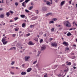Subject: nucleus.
I'll return each mask as SVG.
<instances>
[{
    "mask_svg": "<svg viewBox=\"0 0 77 77\" xmlns=\"http://www.w3.org/2000/svg\"><path fill=\"white\" fill-rule=\"evenodd\" d=\"M65 24L67 27H71V23L69 22H68V21H66V22H65Z\"/></svg>",
    "mask_w": 77,
    "mask_h": 77,
    "instance_id": "f257e3e1",
    "label": "nucleus"
},
{
    "mask_svg": "<svg viewBox=\"0 0 77 77\" xmlns=\"http://www.w3.org/2000/svg\"><path fill=\"white\" fill-rule=\"evenodd\" d=\"M51 46L52 47H57V43L55 42L51 44Z\"/></svg>",
    "mask_w": 77,
    "mask_h": 77,
    "instance_id": "f03ea898",
    "label": "nucleus"
},
{
    "mask_svg": "<svg viewBox=\"0 0 77 77\" xmlns=\"http://www.w3.org/2000/svg\"><path fill=\"white\" fill-rule=\"evenodd\" d=\"M45 48H46V47L45 45H44L42 46L41 48V50L42 51H43L44 50H45Z\"/></svg>",
    "mask_w": 77,
    "mask_h": 77,
    "instance_id": "7ed1b4c3",
    "label": "nucleus"
},
{
    "mask_svg": "<svg viewBox=\"0 0 77 77\" xmlns=\"http://www.w3.org/2000/svg\"><path fill=\"white\" fill-rule=\"evenodd\" d=\"M30 56H26L25 57V61H28L30 59Z\"/></svg>",
    "mask_w": 77,
    "mask_h": 77,
    "instance_id": "20e7f679",
    "label": "nucleus"
},
{
    "mask_svg": "<svg viewBox=\"0 0 77 77\" xmlns=\"http://www.w3.org/2000/svg\"><path fill=\"white\" fill-rule=\"evenodd\" d=\"M63 44H65L64 45L65 46H66L67 47H68V43L66 42H64L63 43Z\"/></svg>",
    "mask_w": 77,
    "mask_h": 77,
    "instance_id": "39448f33",
    "label": "nucleus"
},
{
    "mask_svg": "<svg viewBox=\"0 0 77 77\" xmlns=\"http://www.w3.org/2000/svg\"><path fill=\"white\" fill-rule=\"evenodd\" d=\"M65 3V1H62L60 3V6H63V5Z\"/></svg>",
    "mask_w": 77,
    "mask_h": 77,
    "instance_id": "423d86ee",
    "label": "nucleus"
},
{
    "mask_svg": "<svg viewBox=\"0 0 77 77\" xmlns=\"http://www.w3.org/2000/svg\"><path fill=\"white\" fill-rule=\"evenodd\" d=\"M6 38H7L6 37H4L2 39V42H3L5 41H6V39H6Z\"/></svg>",
    "mask_w": 77,
    "mask_h": 77,
    "instance_id": "0eeeda50",
    "label": "nucleus"
},
{
    "mask_svg": "<svg viewBox=\"0 0 77 77\" xmlns=\"http://www.w3.org/2000/svg\"><path fill=\"white\" fill-rule=\"evenodd\" d=\"M34 44V43L32 42L31 41H30L29 42V45H32Z\"/></svg>",
    "mask_w": 77,
    "mask_h": 77,
    "instance_id": "6e6552de",
    "label": "nucleus"
},
{
    "mask_svg": "<svg viewBox=\"0 0 77 77\" xmlns=\"http://www.w3.org/2000/svg\"><path fill=\"white\" fill-rule=\"evenodd\" d=\"M31 71H32V68H29L27 70V72H29Z\"/></svg>",
    "mask_w": 77,
    "mask_h": 77,
    "instance_id": "1a4fd4ad",
    "label": "nucleus"
},
{
    "mask_svg": "<svg viewBox=\"0 0 77 77\" xmlns=\"http://www.w3.org/2000/svg\"><path fill=\"white\" fill-rule=\"evenodd\" d=\"M42 10L43 11H47V8L45 7H43L42 8Z\"/></svg>",
    "mask_w": 77,
    "mask_h": 77,
    "instance_id": "9d476101",
    "label": "nucleus"
},
{
    "mask_svg": "<svg viewBox=\"0 0 77 77\" xmlns=\"http://www.w3.org/2000/svg\"><path fill=\"white\" fill-rule=\"evenodd\" d=\"M4 15H4V14H1L0 16V18H4Z\"/></svg>",
    "mask_w": 77,
    "mask_h": 77,
    "instance_id": "9b49d317",
    "label": "nucleus"
},
{
    "mask_svg": "<svg viewBox=\"0 0 77 77\" xmlns=\"http://www.w3.org/2000/svg\"><path fill=\"white\" fill-rule=\"evenodd\" d=\"M26 72H22L21 75H26Z\"/></svg>",
    "mask_w": 77,
    "mask_h": 77,
    "instance_id": "f8f14e48",
    "label": "nucleus"
},
{
    "mask_svg": "<svg viewBox=\"0 0 77 77\" xmlns=\"http://www.w3.org/2000/svg\"><path fill=\"white\" fill-rule=\"evenodd\" d=\"M26 26V23H23L22 24V27H24Z\"/></svg>",
    "mask_w": 77,
    "mask_h": 77,
    "instance_id": "ddd939ff",
    "label": "nucleus"
},
{
    "mask_svg": "<svg viewBox=\"0 0 77 77\" xmlns=\"http://www.w3.org/2000/svg\"><path fill=\"white\" fill-rule=\"evenodd\" d=\"M2 42L4 45H6V44L7 43H8V41H4Z\"/></svg>",
    "mask_w": 77,
    "mask_h": 77,
    "instance_id": "4468645a",
    "label": "nucleus"
},
{
    "mask_svg": "<svg viewBox=\"0 0 77 77\" xmlns=\"http://www.w3.org/2000/svg\"><path fill=\"white\" fill-rule=\"evenodd\" d=\"M20 17L21 18H25V17H26V16L24 15H20Z\"/></svg>",
    "mask_w": 77,
    "mask_h": 77,
    "instance_id": "2eb2a0df",
    "label": "nucleus"
},
{
    "mask_svg": "<svg viewBox=\"0 0 77 77\" xmlns=\"http://www.w3.org/2000/svg\"><path fill=\"white\" fill-rule=\"evenodd\" d=\"M72 35L71 33V32H69L67 34V36H71Z\"/></svg>",
    "mask_w": 77,
    "mask_h": 77,
    "instance_id": "dca6fc26",
    "label": "nucleus"
},
{
    "mask_svg": "<svg viewBox=\"0 0 77 77\" xmlns=\"http://www.w3.org/2000/svg\"><path fill=\"white\" fill-rule=\"evenodd\" d=\"M32 8H33V6H31L30 7H29V10H32Z\"/></svg>",
    "mask_w": 77,
    "mask_h": 77,
    "instance_id": "f3484780",
    "label": "nucleus"
},
{
    "mask_svg": "<svg viewBox=\"0 0 77 77\" xmlns=\"http://www.w3.org/2000/svg\"><path fill=\"white\" fill-rule=\"evenodd\" d=\"M57 66H58V65H54V66H53V69H55V68H56V67H57Z\"/></svg>",
    "mask_w": 77,
    "mask_h": 77,
    "instance_id": "a211bd4d",
    "label": "nucleus"
},
{
    "mask_svg": "<svg viewBox=\"0 0 77 77\" xmlns=\"http://www.w3.org/2000/svg\"><path fill=\"white\" fill-rule=\"evenodd\" d=\"M24 3H25V2H23L22 4V5L24 7V8H26V6L25 5H24Z\"/></svg>",
    "mask_w": 77,
    "mask_h": 77,
    "instance_id": "6ab92c4d",
    "label": "nucleus"
},
{
    "mask_svg": "<svg viewBox=\"0 0 77 77\" xmlns=\"http://www.w3.org/2000/svg\"><path fill=\"white\" fill-rule=\"evenodd\" d=\"M35 26V25L34 24L32 25H31L30 26V28H33V27H34Z\"/></svg>",
    "mask_w": 77,
    "mask_h": 77,
    "instance_id": "aec40b11",
    "label": "nucleus"
},
{
    "mask_svg": "<svg viewBox=\"0 0 77 77\" xmlns=\"http://www.w3.org/2000/svg\"><path fill=\"white\" fill-rule=\"evenodd\" d=\"M46 5L48 6H49V5H50V2H47L46 3Z\"/></svg>",
    "mask_w": 77,
    "mask_h": 77,
    "instance_id": "412c9836",
    "label": "nucleus"
},
{
    "mask_svg": "<svg viewBox=\"0 0 77 77\" xmlns=\"http://www.w3.org/2000/svg\"><path fill=\"white\" fill-rule=\"evenodd\" d=\"M6 15H7V16L9 17V15H10V14L9 13V12H8L7 13Z\"/></svg>",
    "mask_w": 77,
    "mask_h": 77,
    "instance_id": "4be33fe9",
    "label": "nucleus"
},
{
    "mask_svg": "<svg viewBox=\"0 0 77 77\" xmlns=\"http://www.w3.org/2000/svg\"><path fill=\"white\" fill-rule=\"evenodd\" d=\"M19 30V28H15V31L17 32V31H18Z\"/></svg>",
    "mask_w": 77,
    "mask_h": 77,
    "instance_id": "5701e85b",
    "label": "nucleus"
},
{
    "mask_svg": "<svg viewBox=\"0 0 77 77\" xmlns=\"http://www.w3.org/2000/svg\"><path fill=\"white\" fill-rule=\"evenodd\" d=\"M53 23H54V21H51L49 23V24H51Z\"/></svg>",
    "mask_w": 77,
    "mask_h": 77,
    "instance_id": "b1692460",
    "label": "nucleus"
},
{
    "mask_svg": "<svg viewBox=\"0 0 77 77\" xmlns=\"http://www.w3.org/2000/svg\"><path fill=\"white\" fill-rule=\"evenodd\" d=\"M52 20L53 21H57V18H53L52 19Z\"/></svg>",
    "mask_w": 77,
    "mask_h": 77,
    "instance_id": "393cba45",
    "label": "nucleus"
},
{
    "mask_svg": "<svg viewBox=\"0 0 77 77\" xmlns=\"http://www.w3.org/2000/svg\"><path fill=\"white\" fill-rule=\"evenodd\" d=\"M71 65V63L69 62L68 64H67V65Z\"/></svg>",
    "mask_w": 77,
    "mask_h": 77,
    "instance_id": "a878e982",
    "label": "nucleus"
},
{
    "mask_svg": "<svg viewBox=\"0 0 77 77\" xmlns=\"http://www.w3.org/2000/svg\"><path fill=\"white\" fill-rule=\"evenodd\" d=\"M14 63H15V61H13L11 62V65H13Z\"/></svg>",
    "mask_w": 77,
    "mask_h": 77,
    "instance_id": "bb28decb",
    "label": "nucleus"
},
{
    "mask_svg": "<svg viewBox=\"0 0 77 77\" xmlns=\"http://www.w3.org/2000/svg\"><path fill=\"white\" fill-rule=\"evenodd\" d=\"M13 48L15 49V47H14L13 48H11L10 49V50H13Z\"/></svg>",
    "mask_w": 77,
    "mask_h": 77,
    "instance_id": "cd10ccee",
    "label": "nucleus"
},
{
    "mask_svg": "<svg viewBox=\"0 0 77 77\" xmlns=\"http://www.w3.org/2000/svg\"><path fill=\"white\" fill-rule=\"evenodd\" d=\"M15 6H18V3L17 2H16L15 3Z\"/></svg>",
    "mask_w": 77,
    "mask_h": 77,
    "instance_id": "c85d7f7f",
    "label": "nucleus"
},
{
    "mask_svg": "<svg viewBox=\"0 0 77 77\" xmlns=\"http://www.w3.org/2000/svg\"><path fill=\"white\" fill-rule=\"evenodd\" d=\"M18 17H17L14 18V20L15 21H16V20H18Z\"/></svg>",
    "mask_w": 77,
    "mask_h": 77,
    "instance_id": "c756f323",
    "label": "nucleus"
},
{
    "mask_svg": "<svg viewBox=\"0 0 77 77\" xmlns=\"http://www.w3.org/2000/svg\"><path fill=\"white\" fill-rule=\"evenodd\" d=\"M25 11L26 12H27V13H29V11L27 9H26Z\"/></svg>",
    "mask_w": 77,
    "mask_h": 77,
    "instance_id": "7c9ffc66",
    "label": "nucleus"
},
{
    "mask_svg": "<svg viewBox=\"0 0 77 77\" xmlns=\"http://www.w3.org/2000/svg\"><path fill=\"white\" fill-rule=\"evenodd\" d=\"M43 39H41L40 40V43H41V42H43Z\"/></svg>",
    "mask_w": 77,
    "mask_h": 77,
    "instance_id": "2f4dec72",
    "label": "nucleus"
},
{
    "mask_svg": "<svg viewBox=\"0 0 77 77\" xmlns=\"http://www.w3.org/2000/svg\"><path fill=\"white\" fill-rule=\"evenodd\" d=\"M29 0H26L25 1V2L26 3H28V2L29 1Z\"/></svg>",
    "mask_w": 77,
    "mask_h": 77,
    "instance_id": "473e14b6",
    "label": "nucleus"
},
{
    "mask_svg": "<svg viewBox=\"0 0 77 77\" xmlns=\"http://www.w3.org/2000/svg\"><path fill=\"white\" fill-rule=\"evenodd\" d=\"M44 77H48V75H47V73H46V74L44 75Z\"/></svg>",
    "mask_w": 77,
    "mask_h": 77,
    "instance_id": "72a5a7b5",
    "label": "nucleus"
},
{
    "mask_svg": "<svg viewBox=\"0 0 77 77\" xmlns=\"http://www.w3.org/2000/svg\"><path fill=\"white\" fill-rule=\"evenodd\" d=\"M54 28H53L52 29H51V32H53V31H54Z\"/></svg>",
    "mask_w": 77,
    "mask_h": 77,
    "instance_id": "f704fd0d",
    "label": "nucleus"
},
{
    "mask_svg": "<svg viewBox=\"0 0 77 77\" xmlns=\"http://www.w3.org/2000/svg\"><path fill=\"white\" fill-rule=\"evenodd\" d=\"M66 50H67V51H68V50H69V48H66Z\"/></svg>",
    "mask_w": 77,
    "mask_h": 77,
    "instance_id": "c9c22d12",
    "label": "nucleus"
},
{
    "mask_svg": "<svg viewBox=\"0 0 77 77\" xmlns=\"http://www.w3.org/2000/svg\"><path fill=\"white\" fill-rule=\"evenodd\" d=\"M35 11H36V12H36L37 14H39V12L38 11V10H35Z\"/></svg>",
    "mask_w": 77,
    "mask_h": 77,
    "instance_id": "e433bc0d",
    "label": "nucleus"
},
{
    "mask_svg": "<svg viewBox=\"0 0 77 77\" xmlns=\"http://www.w3.org/2000/svg\"><path fill=\"white\" fill-rule=\"evenodd\" d=\"M12 36L13 37H15V36H16V34H13Z\"/></svg>",
    "mask_w": 77,
    "mask_h": 77,
    "instance_id": "4c0bfd02",
    "label": "nucleus"
},
{
    "mask_svg": "<svg viewBox=\"0 0 77 77\" xmlns=\"http://www.w3.org/2000/svg\"><path fill=\"white\" fill-rule=\"evenodd\" d=\"M37 62V61H34L33 63V64H35V63H36Z\"/></svg>",
    "mask_w": 77,
    "mask_h": 77,
    "instance_id": "58836bf2",
    "label": "nucleus"
},
{
    "mask_svg": "<svg viewBox=\"0 0 77 77\" xmlns=\"http://www.w3.org/2000/svg\"><path fill=\"white\" fill-rule=\"evenodd\" d=\"M11 74L13 75V74H14L15 73H14V72H11Z\"/></svg>",
    "mask_w": 77,
    "mask_h": 77,
    "instance_id": "ea45409f",
    "label": "nucleus"
},
{
    "mask_svg": "<svg viewBox=\"0 0 77 77\" xmlns=\"http://www.w3.org/2000/svg\"><path fill=\"white\" fill-rule=\"evenodd\" d=\"M34 40H35V41H36V42H38V40L36 39H35Z\"/></svg>",
    "mask_w": 77,
    "mask_h": 77,
    "instance_id": "a19ab883",
    "label": "nucleus"
},
{
    "mask_svg": "<svg viewBox=\"0 0 77 77\" xmlns=\"http://www.w3.org/2000/svg\"><path fill=\"white\" fill-rule=\"evenodd\" d=\"M64 35H66V32H64L63 33Z\"/></svg>",
    "mask_w": 77,
    "mask_h": 77,
    "instance_id": "79ce46f5",
    "label": "nucleus"
},
{
    "mask_svg": "<svg viewBox=\"0 0 77 77\" xmlns=\"http://www.w3.org/2000/svg\"><path fill=\"white\" fill-rule=\"evenodd\" d=\"M40 53H41V52L40 51H38V54H40Z\"/></svg>",
    "mask_w": 77,
    "mask_h": 77,
    "instance_id": "37998d69",
    "label": "nucleus"
},
{
    "mask_svg": "<svg viewBox=\"0 0 77 77\" xmlns=\"http://www.w3.org/2000/svg\"><path fill=\"white\" fill-rule=\"evenodd\" d=\"M23 2V0H21L20 1V3H21V2Z\"/></svg>",
    "mask_w": 77,
    "mask_h": 77,
    "instance_id": "c03bdc74",
    "label": "nucleus"
},
{
    "mask_svg": "<svg viewBox=\"0 0 77 77\" xmlns=\"http://www.w3.org/2000/svg\"><path fill=\"white\" fill-rule=\"evenodd\" d=\"M10 13H11V14H13L14 13V12L12 11H11Z\"/></svg>",
    "mask_w": 77,
    "mask_h": 77,
    "instance_id": "a18cd8bd",
    "label": "nucleus"
},
{
    "mask_svg": "<svg viewBox=\"0 0 77 77\" xmlns=\"http://www.w3.org/2000/svg\"><path fill=\"white\" fill-rule=\"evenodd\" d=\"M30 33H28V34L27 35V36H30Z\"/></svg>",
    "mask_w": 77,
    "mask_h": 77,
    "instance_id": "49530a36",
    "label": "nucleus"
},
{
    "mask_svg": "<svg viewBox=\"0 0 77 77\" xmlns=\"http://www.w3.org/2000/svg\"><path fill=\"white\" fill-rule=\"evenodd\" d=\"M18 46H19V43H17V46L18 47Z\"/></svg>",
    "mask_w": 77,
    "mask_h": 77,
    "instance_id": "de8ad7c7",
    "label": "nucleus"
},
{
    "mask_svg": "<svg viewBox=\"0 0 77 77\" xmlns=\"http://www.w3.org/2000/svg\"><path fill=\"white\" fill-rule=\"evenodd\" d=\"M14 26V25H11L10 27H13Z\"/></svg>",
    "mask_w": 77,
    "mask_h": 77,
    "instance_id": "09e8293b",
    "label": "nucleus"
},
{
    "mask_svg": "<svg viewBox=\"0 0 77 77\" xmlns=\"http://www.w3.org/2000/svg\"><path fill=\"white\" fill-rule=\"evenodd\" d=\"M64 71V72H67V71H68V70H65Z\"/></svg>",
    "mask_w": 77,
    "mask_h": 77,
    "instance_id": "8fccbe9b",
    "label": "nucleus"
},
{
    "mask_svg": "<svg viewBox=\"0 0 77 77\" xmlns=\"http://www.w3.org/2000/svg\"><path fill=\"white\" fill-rule=\"evenodd\" d=\"M73 69H76V67H75V66H73Z\"/></svg>",
    "mask_w": 77,
    "mask_h": 77,
    "instance_id": "3c124183",
    "label": "nucleus"
},
{
    "mask_svg": "<svg viewBox=\"0 0 77 77\" xmlns=\"http://www.w3.org/2000/svg\"><path fill=\"white\" fill-rule=\"evenodd\" d=\"M73 26H74V24H75V21H74V22H73Z\"/></svg>",
    "mask_w": 77,
    "mask_h": 77,
    "instance_id": "603ef678",
    "label": "nucleus"
},
{
    "mask_svg": "<svg viewBox=\"0 0 77 77\" xmlns=\"http://www.w3.org/2000/svg\"><path fill=\"white\" fill-rule=\"evenodd\" d=\"M73 46H74V47H77V46H76V45H73Z\"/></svg>",
    "mask_w": 77,
    "mask_h": 77,
    "instance_id": "864d4df0",
    "label": "nucleus"
},
{
    "mask_svg": "<svg viewBox=\"0 0 77 77\" xmlns=\"http://www.w3.org/2000/svg\"><path fill=\"white\" fill-rule=\"evenodd\" d=\"M25 65V64H22V66H23V67H24Z\"/></svg>",
    "mask_w": 77,
    "mask_h": 77,
    "instance_id": "5fc2aeb1",
    "label": "nucleus"
},
{
    "mask_svg": "<svg viewBox=\"0 0 77 77\" xmlns=\"http://www.w3.org/2000/svg\"><path fill=\"white\" fill-rule=\"evenodd\" d=\"M69 4H71V1H70L69 2Z\"/></svg>",
    "mask_w": 77,
    "mask_h": 77,
    "instance_id": "6e6d98bb",
    "label": "nucleus"
},
{
    "mask_svg": "<svg viewBox=\"0 0 77 77\" xmlns=\"http://www.w3.org/2000/svg\"><path fill=\"white\" fill-rule=\"evenodd\" d=\"M48 14L49 15H51L52 14V13H49Z\"/></svg>",
    "mask_w": 77,
    "mask_h": 77,
    "instance_id": "4d7b16f0",
    "label": "nucleus"
},
{
    "mask_svg": "<svg viewBox=\"0 0 77 77\" xmlns=\"http://www.w3.org/2000/svg\"><path fill=\"white\" fill-rule=\"evenodd\" d=\"M44 36L45 37H46V36H47L46 34H45L44 35Z\"/></svg>",
    "mask_w": 77,
    "mask_h": 77,
    "instance_id": "13d9d810",
    "label": "nucleus"
},
{
    "mask_svg": "<svg viewBox=\"0 0 77 77\" xmlns=\"http://www.w3.org/2000/svg\"><path fill=\"white\" fill-rule=\"evenodd\" d=\"M62 66H65V64H63Z\"/></svg>",
    "mask_w": 77,
    "mask_h": 77,
    "instance_id": "bf43d9fd",
    "label": "nucleus"
},
{
    "mask_svg": "<svg viewBox=\"0 0 77 77\" xmlns=\"http://www.w3.org/2000/svg\"><path fill=\"white\" fill-rule=\"evenodd\" d=\"M2 10H3L2 8H0V11H2Z\"/></svg>",
    "mask_w": 77,
    "mask_h": 77,
    "instance_id": "052dcab7",
    "label": "nucleus"
},
{
    "mask_svg": "<svg viewBox=\"0 0 77 77\" xmlns=\"http://www.w3.org/2000/svg\"><path fill=\"white\" fill-rule=\"evenodd\" d=\"M46 16H48V15H49V14L48 13V14H46Z\"/></svg>",
    "mask_w": 77,
    "mask_h": 77,
    "instance_id": "680f3d73",
    "label": "nucleus"
},
{
    "mask_svg": "<svg viewBox=\"0 0 77 77\" xmlns=\"http://www.w3.org/2000/svg\"><path fill=\"white\" fill-rule=\"evenodd\" d=\"M76 10H77V4H76Z\"/></svg>",
    "mask_w": 77,
    "mask_h": 77,
    "instance_id": "e2e57ef3",
    "label": "nucleus"
},
{
    "mask_svg": "<svg viewBox=\"0 0 77 77\" xmlns=\"http://www.w3.org/2000/svg\"><path fill=\"white\" fill-rule=\"evenodd\" d=\"M72 30V28H71L69 29V30Z\"/></svg>",
    "mask_w": 77,
    "mask_h": 77,
    "instance_id": "0e129e2a",
    "label": "nucleus"
},
{
    "mask_svg": "<svg viewBox=\"0 0 77 77\" xmlns=\"http://www.w3.org/2000/svg\"><path fill=\"white\" fill-rule=\"evenodd\" d=\"M40 55V54H38L37 55V56H39V55Z\"/></svg>",
    "mask_w": 77,
    "mask_h": 77,
    "instance_id": "69168bd1",
    "label": "nucleus"
},
{
    "mask_svg": "<svg viewBox=\"0 0 77 77\" xmlns=\"http://www.w3.org/2000/svg\"><path fill=\"white\" fill-rule=\"evenodd\" d=\"M31 5H32V6H33V3H31Z\"/></svg>",
    "mask_w": 77,
    "mask_h": 77,
    "instance_id": "338daca9",
    "label": "nucleus"
},
{
    "mask_svg": "<svg viewBox=\"0 0 77 77\" xmlns=\"http://www.w3.org/2000/svg\"><path fill=\"white\" fill-rule=\"evenodd\" d=\"M10 22H13V21L12 20H11L10 21Z\"/></svg>",
    "mask_w": 77,
    "mask_h": 77,
    "instance_id": "774afa93",
    "label": "nucleus"
}]
</instances>
